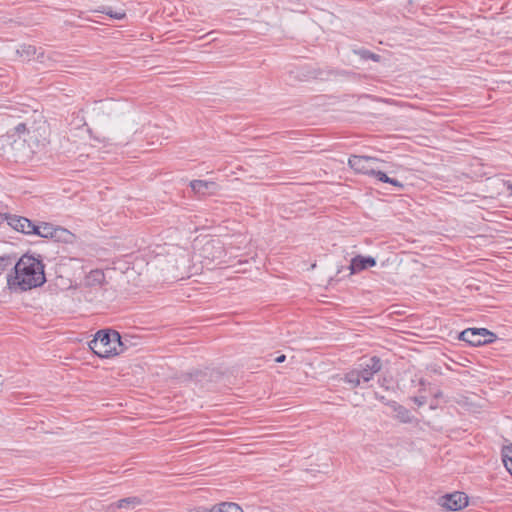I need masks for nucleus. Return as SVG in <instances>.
I'll return each instance as SVG.
<instances>
[{
	"label": "nucleus",
	"instance_id": "obj_6",
	"mask_svg": "<svg viewBox=\"0 0 512 512\" xmlns=\"http://www.w3.org/2000/svg\"><path fill=\"white\" fill-rule=\"evenodd\" d=\"M226 254L225 247L218 239L209 240L202 247L203 257L212 261H221Z\"/></svg>",
	"mask_w": 512,
	"mask_h": 512
},
{
	"label": "nucleus",
	"instance_id": "obj_2",
	"mask_svg": "<svg viewBox=\"0 0 512 512\" xmlns=\"http://www.w3.org/2000/svg\"><path fill=\"white\" fill-rule=\"evenodd\" d=\"M39 145L37 137L31 134L24 123L0 136V151L13 156L16 161L31 159Z\"/></svg>",
	"mask_w": 512,
	"mask_h": 512
},
{
	"label": "nucleus",
	"instance_id": "obj_14",
	"mask_svg": "<svg viewBox=\"0 0 512 512\" xmlns=\"http://www.w3.org/2000/svg\"><path fill=\"white\" fill-rule=\"evenodd\" d=\"M211 512H243L242 508L233 502H222L211 508Z\"/></svg>",
	"mask_w": 512,
	"mask_h": 512
},
{
	"label": "nucleus",
	"instance_id": "obj_1",
	"mask_svg": "<svg viewBox=\"0 0 512 512\" xmlns=\"http://www.w3.org/2000/svg\"><path fill=\"white\" fill-rule=\"evenodd\" d=\"M46 282L44 264L38 258L23 255L7 275V286L13 292H25Z\"/></svg>",
	"mask_w": 512,
	"mask_h": 512
},
{
	"label": "nucleus",
	"instance_id": "obj_7",
	"mask_svg": "<svg viewBox=\"0 0 512 512\" xmlns=\"http://www.w3.org/2000/svg\"><path fill=\"white\" fill-rule=\"evenodd\" d=\"M468 504V497L463 492H454L441 498V505L451 511H457Z\"/></svg>",
	"mask_w": 512,
	"mask_h": 512
},
{
	"label": "nucleus",
	"instance_id": "obj_15",
	"mask_svg": "<svg viewBox=\"0 0 512 512\" xmlns=\"http://www.w3.org/2000/svg\"><path fill=\"white\" fill-rule=\"evenodd\" d=\"M16 53L23 59L30 61L35 58L37 54V49L32 45H22L19 49H17Z\"/></svg>",
	"mask_w": 512,
	"mask_h": 512
},
{
	"label": "nucleus",
	"instance_id": "obj_26",
	"mask_svg": "<svg viewBox=\"0 0 512 512\" xmlns=\"http://www.w3.org/2000/svg\"><path fill=\"white\" fill-rule=\"evenodd\" d=\"M42 56H43V53H40L36 58L40 59V57H42Z\"/></svg>",
	"mask_w": 512,
	"mask_h": 512
},
{
	"label": "nucleus",
	"instance_id": "obj_24",
	"mask_svg": "<svg viewBox=\"0 0 512 512\" xmlns=\"http://www.w3.org/2000/svg\"><path fill=\"white\" fill-rule=\"evenodd\" d=\"M188 512H211V509L210 510H207L205 508H203V509H191Z\"/></svg>",
	"mask_w": 512,
	"mask_h": 512
},
{
	"label": "nucleus",
	"instance_id": "obj_8",
	"mask_svg": "<svg viewBox=\"0 0 512 512\" xmlns=\"http://www.w3.org/2000/svg\"><path fill=\"white\" fill-rule=\"evenodd\" d=\"M361 370H358L360 379L363 382L370 381L374 374L381 370V361L378 357H372L367 360L364 364H361Z\"/></svg>",
	"mask_w": 512,
	"mask_h": 512
},
{
	"label": "nucleus",
	"instance_id": "obj_20",
	"mask_svg": "<svg viewBox=\"0 0 512 512\" xmlns=\"http://www.w3.org/2000/svg\"><path fill=\"white\" fill-rule=\"evenodd\" d=\"M344 381L352 385L353 387L359 386L361 383V379L358 370H352L348 372L344 377Z\"/></svg>",
	"mask_w": 512,
	"mask_h": 512
},
{
	"label": "nucleus",
	"instance_id": "obj_9",
	"mask_svg": "<svg viewBox=\"0 0 512 512\" xmlns=\"http://www.w3.org/2000/svg\"><path fill=\"white\" fill-rule=\"evenodd\" d=\"M8 224L16 231L22 232L27 235H32L34 230V223L29 219L17 215L9 216L7 218Z\"/></svg>",
	"mask_w": 512,
	"mask_h": 512
},
{
	"label": "nucleus",
	"instance_id": "obj_5",
	"mask_svg": "<svg viewBox=\"0 0 512 512\" xmlns=\"http://www.w3.org/2000/svg\"><path fill=\"white\" fill-rule=\"evenodd\" d=\"M384 161L371 156L352 155L348 159V165L357 173L371 175L375 172L379 163Z\"/></svg>",
	"mask_w": 512,
	"mask_h": 512
},
{
	"label": "nucleus",
	"instance_id": "obj_25",
	"mask_svg": "<svg viewBox=\"0 0 512 512\" xmlns=\"http://www.w3.org/2000/svg\"><path fill=\"white\" fill-rule=\"evenodd\" d=\"M285 358H286V357H285V355H280V356H278V357L275 359V361H276L277 363H282V362H284V361H285Z\"/></svg>",
	"mask_w": 512,
	"mask_h": 512
},
{
	"label": "nucleus",
	"instance_id": "obj_3",
	"mask_svg": "<svg viewBox=\"0 0 512 512\" xmlns=\"http://www.w3.org/2000/svg\"><path fill=\"white\" fill-rule=\"evenodd\" d=\"M127 340L114 330H100L90 341V349L101 358L119 355L127 349Z\"/></svg>",
	"mask_w": 512,
	"mask_h": 512
},
{
	"label": "nucleus",
	"instance_id": "obj_13",
	"mask_svg": "<svg viewBox=\"0 0 512 512\" xmlns=\"http://www.w3.org/2000/svg\"><path fill=\"white\" fill-rule=\"evenodd\" d=\"M142 501L138 497H127L118 500L108 506V512H115L117 509H123L126 511L134 510L137 506L141 505Z\"/></svg>",
	"mask_w": 512,
	"mask_h": 512
},
{
	"label": "nucleus",
	"instance_id": "obj_22",
	"mask_svg": "<svg viewBox=\"0 0 512 512\" xmlns=\"http://www.w3.org/2000/svg\"><path fill=\"white\" fill-rule=\"evenodd\" d=\"M360 55L364 59H371L375 62H378L380 60V56L378 54L372 53L370 51H366V50L361 51Z\"/></svg>",
	"mask_w": 512,
	"mask_h": 512
},
{
	"label": "nucleus",
	"instance_id": "obj_21",
	"mask_svg": "<svg viewBox=\"0 0 512 512\" xmlns=\"http://www.w3.org/2000/svg\"><path fill=\"white\" fill-rule=\"evenodd\" d=\"M15 258L11 256H1L0 257V274H2L5 270L13 267L15 264Z\"/></svg>",
	"mask_w": 512,
	"mask_h": 512
},
{
	"label": "nucleus",
	"instance_id": "obj_27",
	"mask_svg": "<svg viewBox=\"0 0 512 512\" xmlns=\"http://www.w3.org/2000/svg\"><path fill=\"white\" fill-rule=\"evenodd\" d=\"M95 274L98 275V276H101V273L98 272V271H96Z\"/></svg>",
	"mask_w": 512,
	"mask_h": 512
},
{
	"label": "nucleus",
	"instance_id": "obj_4",
	"mask_svg": "<svg viewBox=\"0 0 512 512\" xmlns=\"http://www.w3.org/2000/svg\"><path fill=\"white\" fill-rule=\"evenodd\" d=\"M496 335L485 328H468L460 333V339L472 346L492 343Z\"/></svg>",
	"mask_w": 512,
	"mask_h": 512
},
{
	"label": "nucleus",
	"instance_id": "obj_12",
	"mask_svg": "<svg viewBox=\"0 0 512 512\" xmlns=\"http://www.w3.org/2000/svg\"><path fill=\"white\" fill-rule=\"evenodd\" d=\"M191 189L199 195L215 194L219 186L213 181L193 180L190 182Z\"/></svg>",
	"mask_w": 512,
	"mask_h": 512
},
{
	"label": "nucleus",
	"instance_id": "obj_18",
	"mask_svg": "<svg viewBox=\"0 0 512 512\" xmlns=\"http://www.w3.org/2000/svg\"><path fill=\"white\" fill-rule=\"evenodd\" d=\"M394 411L396 412L397 418L401 422H403V423H410V422H412V416H411L409 410H407L405 407H403L401 405H397L394 408Z\"/></svg>",
	"mask_w": 512,
	"mask_h": 512
},
{
	"label": "nucleus",
	"instance_id": "obj_11",
	"mask_svg": "<svg viewBox=\"0 0 512 512\" xmlns=\"http://www.w3.org/2000/svg\"><path fill=\"white\" fill-rule=\"evenodd\" d=\"M375 265L376 260L373 257L357 255L351 259L349 270L351 274H356Z\"/></svg>",
	"mask_w": 512,
	"mask_h": 512
},
{
	"label": "nucleus",
	"instance_id": "obj_19",
	"mask_svg": "<svg viewBox=\"0 0 512 512\" xmlns=\"http://www.w3.org/2000/svg\"><path fill=\"white\" fill-rule=\"evenodd\" d=\"M97 11L104 13L116 20H122L126 17V12L124 10L114 11L111 7H102L101 9H99Z\"/></svg>",
	"mask_w": 512,
	"mask_h": 512
},
{
	"label": "nucleus",
	"instance_id": "obj_23",
	"mask_svg": "<svg viewBox=\"0 0 512 512\" xmlns=\"http://www.w3.org/2000/svg\"><path fill=\"white\" fill-rule=\"evenodd\" d=\"M413 401L418 405V406H422L426 403V398L425 397H414Z\"/></svg>",
	"mask_w": 512,
	"mask_h": 512
},
{
	"label": "nucleus",
	"instance_id": "obj_10",
	"mask_svg": "<svg viewBox=\"0 0 512 512\" xmlns=\"http://www.w3.org/2000/svg\"><path fill=\"white\" fill-rule=\"evenodd\" d=\"M67 231L62 228L54 227L50 223L41 222L40 224L34 225L32 235H37L42 238H55L58 237V233H66Z\"/></svg>",
	"mask_w": 512,
	"mask_h": 512
},
{
	"label": "nucleus",
	"instance_id": "obj_17",
	"mask_svg": "<svg viewBox=\"0 0 512 512\" xmlns=\"http://www.w3.org/2000/svg\"><path fill=\"white\" fill-rule=\"evenodd\" d=\"M502 461L507 471L512 475V444L503 448Z\"/></svg>",
	"mask_w": 512,
	"mask_h": 512
},
{
	"label": "nucleus",
	"instance_id": "obj_16",
	"mask_svg": "<svg viewBox=\"0 0 512 512\" xmlns=\"http://www.w3.org/2000/svg\"><path fill=\"white\" fill-rule=\"evenodd\" d=\"M372 176H375L379 181L381 182H384V183H389L395 187H398V188H403L404 185L394 179V178H390L386 173H384L383 171L379 170L378 167L376 168L375 172L372 174Z\"/></svg>",
	"mask_w": 512,
	"mask_h": 512
}]
</instances>
